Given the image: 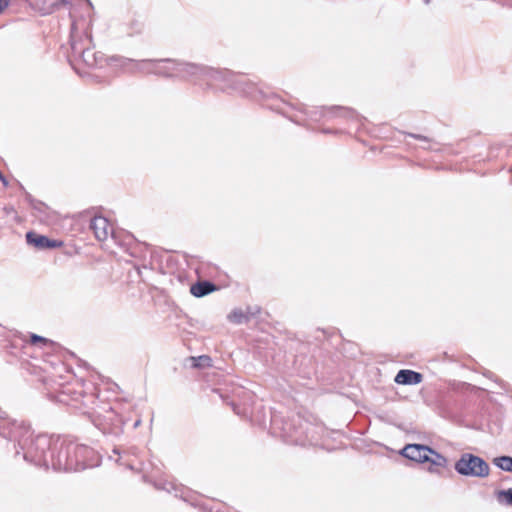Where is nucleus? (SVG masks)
I'll return each instance as SVG.
<instances>
[{
    "mask_svg": "<svg viewBox=\"0 0 512 512\" xmlns=\"http://www.w3.org/2000/svg\"><path fill=\"white\" fill-rule=\"evenodd\" d=\"M394 380L401 385H417L422 382L423 375L413 370L402 369L397 373Z\"/></svg>",
    "mask_w": 512,
    "mask_h": 512,
    "instance_id": "10",
    "label": "nucleus"
},
{
    "mask_svg": "<svg viewBox=\"0 0 512 512\" xmlns=\"http://www.w3.org/2000/svg\"><path fill=\"white\" fill-rule=\"evenodd\" d=\"M307 428L308 423L302 422L298 417L297 419L284 422L282 427L283 436L292 443L304 444L307 438Z\"/></svg>",
    "mask_w": 512,
    "mask_h": 512,
    "instance_id": "6",
    "label": "nucleus"
},
{
    "mask_svg": "<svg viewBox=\"0 0 512 512\" xmlns=\"http://www.w3.org/2000/svg\"><path fill=\"white\" fill-rule=\"evenodd\" d=\"M86 58L89 59V60H93V64L95 63V60L93 58V54L91 53V51L89 50V52L86 54Z\"/></svg>",
    "mask_w": 512,
    "mask_h": 512,
    "instance_id": "20",
    "label": "nucleus"
},
{
    "mask_svg": "<svg viewBox=\"0 0 512 512\" xmlns=\"http://www.w3.org/2000/svg\"><path fill=\"white\" fill-rule=\"evenodd\" d=\"M10 0H0V13L9 5Z\"/></svg>",
    "mask_w": 512,
    "mask_h": 512,
    "instance_id": "19",
    "label": "nucleus"
},
{
    "mask_svg": "<svg viewBox=\"0 0 512 512\" xmlns=\"http://www.w3.org/2000/svg\"><path fill=\"white\" fill-rule=\"evenodd\" d=\"M30 343L33 345H36L38 343H42L43 345H49V344H52L53 342L51 340L44 338L42 336H39L37 334H31L30 335Z\"/></svg>",
    "mask_w": 512,
    "mask_h": 512,
    "instance_id": "15",
    "label": "nucleus"
},
{
    "mask_svg": "<svg viewBox=\"0 0 512 512\" xmlns=\"http://www.w3.org/2000/svg\"><path fill=\"white\" fill-rule=\"evenodd\" d=\"M0 179H3V174L1 171H0Z\"/></svg>",
    "mask_w": 512,
    "mask_h": 512,
    "instance_id": "25",
    "label": "nucleus"
},
{
    "mask_svg": "<svg viewBox=\"0 0 512 512\" xmlns=\"http://www.w3.org/2000/svg\"><path fill=\"white\" fill-rule=\"evenodd\" d=\"M91 39L88 36L76 38V36L72 35L70 40L71 51L74 56L81 57L82 60L87 64L92 66L93 60H89L86 58V54L89 52V48L85 46L84 42H90Z\"/></svg>",
    "mask_w": 512,
    "mask_h": 512,
    "instance_id": "9",
    "label": "nucleus"
},
{
    "mask_svg": "<svg viewBox=\"0 0 512 512\" xmlns=\"http://www.w3.org/2000/svg\"><path fill=\"white\" fill-rule=\"evenodd\" d=\"M153 73L164 76H197V75H213L218 74V71H213L211 68L201 66L194 63H185L171 59L159 60L155 63Z\"/></svg>",
    "mask_w": 512,
    "mask_h": 512,
    "instance_id": "3",
    "label": "nucleus"
},
{
    "mask_svg": "<svg viewBox=\"0 0 512 512\" xmlns=\"http://www.w3.org/2000/svg\"><path fill=\"white\" fill-rule=\"evenodd\" d=\"M408 135L417 140H425V141L428 140L427 137L420 135V134L409 133Z\"/></svg>",
    "mask_w": 512,
    "mask_h": 512,
    "instance_id": "18",
    "label": "nucleus"
},
{
    "mask_svg": "<svg viewBox=\"0 0 512 512\" xmlns=\"http://www.w3.org/2000/svg\"><path fill=\"white\" fill-rule=\"evenodd\" d=\"M3 183L4 186H8V181L7 179L3 176V179H0Z\"/></svg>",
    "mask_w": 512,
    "mask_h": 512,
    "instance_id": "21",
    "label": "nucleus"
},
{
    "mask_svg": "<svg viewBox=\"0 0 512 512\" xmlns=\"http://www.w3.org/2000/svg\"><path fill=\"white\" fill-rule=\"evenodd\" d=\"M94 424L103 431V433L118 434L122 426L126 423L125 419L113 407L104 410L94 420Z\"/></svg>",
    "mask_w": 512,
    "mask_h": 512,
    "instance_id": "5",
    "label": "nucleus"
},
{
    "mask_svg": "<svg viewBox=\"0 0 512 512\" xmlns=\"http://www.w3.org/2000/svg\"><path fill=\"white\" fill-rule=\"evenodd\" d=\"M493 464L501 470L512 472V457L499 456L493 459Z\"/></svg>",
    "mask_w": 512,
    "mask_h": 512,
    "instance_id": "12",
    "label": "nucleus"
},
{
    "mask_svg": "<svg viewBox=\"0 0 512 512\" xmlns=\"http://www.w3.org/2000/svg\"><path fill=\"white\" fill-rule=\"evenodd\" d=\"M228 320L235 324H242L249 321V316L241 309H235L228 315Z\"/></svg>",
    "mask_w": 512,
    "mask_h": 512,
    "instance_id": "13",
    "label": "nucleus"
},
{
    "mask_svg": "<svg viewBox=\"0 0 512 512\" xmlns=\"http://www.w3.org/2000/svg\"><path fill=\"white\" fill-rule=\"evenodd\" d=\"M196 363L194 366L196 367H209L211 366V358L206 355L199 356L197 359H195Z\"/></svg>",
    "mask_w": 512,
    "mask_h": 512,
    "instance_id": "16",
    "label": "nucleus"
},
{
    "mask_svg": "<svg viewBox=\"0 0 512 512\" xmlns=\"http://www.w3.org/2000/svg\"><path fill=\"white\" fill-rule=\"evenodd\" d=\"M245 313L249 316L250 320L252 317H255L257 314L260 313V308L258 306L248 307Z\"/></svg>",
    "mask_w": 512,
    "mask_h": 512,
    "instance_id": "17",
    "label": "nucleus"
},
{
    "mask_svg": "<svg viewBox=\"0 0 512 512\" xmlns=\"http://www.w3.org/2000/svg\"><path fill=\"white\" fill-rule=\"evenodd\" d=\"M90 228L99 241H104L112 233L109 221L103 216H95L90 221Z\"/></svg>",
    "mask_w": 512,
    "mask_h": 512,
    "instance_id": "8",
    "label": "nucleus"
},
{
    "mask_svg": "<svg viewBox=\"0 0 512 512\" xmlns=\"http://www.w3.org/2000/svg\"><path fill=\"white\" fill-rule=\"evenodd\" d=\"M16 456L20 454V450L16 449Z\"/></svg>",
    "mask_w": 512,
    "mask_h": 512,
    "instance_id": "24",
    "label": "nucleus"
},
{
    "mask_svg": "<svg viewBox=\"0 0 512 512\" xmlns=\"http://www.w3.org/2000/svg\"><path fill=\"white\" fill-rule=\"evenodd\" d=\"M8 437L18 441L23 459L35 466L72 472L94 465V450L73 440L46 434L34 437L29 426H15Z\"/></svg>",
    "mask_w": 512,
    "mask_h": 512,
    "instance_id": "1",
    "label": "nucleus"
},
{
    "mask_svg": "<svg viewBox=\"0 0 512 512\" xmlns=\"http://www.w3.org/2000/svg\"><path fill=\"white\" fill-rule=\"evenodd\" d=\"M26 241L28 244H31L41 250L57 248L63 244L61 241L49 239L48 237L37 234L33 231L27 232Z\"/></svg>",
    "mask_w": 512,
    "mask_h": 512,
    "instance_id": "7",
    "label": "nucleus"
},
{
    "mask_svg": "<svg viewBox=\"0 0 512 512\" xmlns=\"http://www.w3.org/2000/svg\"><path fill=\"white\" fill-rule=\"evenodd\" d=\"M141 421L138 419L135 421V423L133 424V428H137L139 425H140Z\"/></svg>",
    "mask_w": 512,
    "mask_h": 512,
    "instance_id": "22",
    "label": "nucleus"
},
{
    "mask_svg": "<svg viewBox=\"0 0 512 512\" xmlns=\"http://www.w3.org/2000/svg\"><path fill=\"white\" fill-rule=\"evenodd\" d=\"M497 498L500 502L504 500L507 505L512 506V488L500 490L497 494Z\"/></svg>",
    "mask_w": 512,
    "mask_h": 512,
    "instance_id": "14",
    "label": "nucleus"
},
{
    "mask_svg": "<svg viewBox=\"0 0 512 512\" xmlns=\"http://www.w3.org/2000/svg\"><path fill=\"white\" fill-rule=\"evenodd\" d=\"M14 442H15V443H18V441H14ZM17 447H18V448L23 452V450L21 449V447L19 446V444L14 445V448H17Z\"/></svg>",
    "mask_w": 512,
    "mask_h": 512,
    "instance_id": "23",
    "label": "nucleus"
},
{
    "mask_svg": "<svg viewBox=\"0 0 512 512\" xmlns=\"http://www.w3.org/2000/svg\"><path fill=\"white\" fill-rule=\"evenodd\" d=\"M455 471L466 477L485 478L489 476V464L481 457L472 453H463L455 462Z\"/></svg>",
    "mask_w": 512,
    "mask_h": 512,
    "instance_id": "4",
    "label": "nucleus"
},
{
    "mask_svg": "<svg viewBox=\"0 0 512 512\" xmlns=\"http://www.w3.org/2000/svg\"><path fill=\"white\" fill-rule=\"evenodd\" d=\"M400 453L402 456L412 461L430 463L428 467L430 473L441 474L440 470L445 468L448 463L445 456L423 444H407Z\"/></svg>",
    "mask_w": 512,
    "mask_h": 512,
    "instance_id": "2",
    "label": "nucleus"
},
{
    "mask_svg": "<svg viewBox=\"0 0 512 512\" xmlns=\"http://www.w3.org/2000/svg\"><path fill=\"white\" fill-rule=\"evenodd\" d=\"M216 290L215 284L210 281H199L191 286L190 292L195 297H204Z\"/></svg>",
    "mask_w": 512,
    "mask_h": 512,
    "instance_id": "11",
    "label": "nucleus"
}]
</instances>
